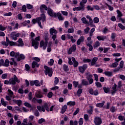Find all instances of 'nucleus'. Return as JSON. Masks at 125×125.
Masks as SVG:
<instances>
[{
	"label": "nucleus",
	"mask_w": 125,
	"mask_h": 125,
	"mask_svg": "<svg viewBox=\"0 0 125 125\" xmlns=\"http://www.w3.org/2000/svg\"><path fill=\"white\" fill-rule=\"evenodd\" d=\"M38 68V67H40V64L38 62L33 61L32 63V68L35 69V68Z\"/></svg>",
	"instance_id": "15"
},
{
	"label": "nucleus",
	"mask_w": 125,
	"mask_h": 125,
	"mask_svg": "<svg viewBox=\"0 0 125 125\" xmlns=\"http://www.w3.org/2000/svg\"><path fill=\"white\" fill-rule=\"evenodd\" d=\"M57 17H58L59 20H60V21H64V17H63V16H62V15H61V13H60V12H58L57 13Z\"/></svg>",
	"instance_id": "22"
},
{
	"label": "nucleus",
	"mask_w": 125,
	"mask_h": 125,
	"mask_svg": "<svg viewBox=\"0 0 125 125\" xmlns=\"http://www.w3.org/2000/svg\"><path fill=\"white\" fill-rule=\"evenodd\" d=\"M12 111L14 112H16V111H18V112H19L20 113H21L22 109L21 108L18 107V106H15L14 109H12Z\"/></svg>",
	"instance_id": "27"
},
{
	"label": "nucleus",
	"mask_w": 125,
	"mask_h": 125,
	"mask_svg": "<svg viewBox=\"0 0 125 125\" xmlns=\"http://www.w3.org/2000/svg\"><path fill=\"white\" fill-rule=\"evenodd\" d=\"M9 61L8 60V59H6L5 61H3V66H4V67H8V66H9Z\"/></svg>",
	"instance_id": "26"
},
{
	"label": "nucleus",
	"mask_w": 125,
	"mask_h": 125,
	"mask_svg": "<svg viewBox=\"0 0 125 125\" xmlns=\"http://www.w3.org/2000/svg\"><path fill=\"white\" fill-rule=\"evenodd\" d=\"M18 58L17 59V61H21V60H24L25 59V55H24L23 54H21L20 55H19L18 57Z\"/></svg>",
	"instance_id": "17"
},
{
	"label": "nucleus",
	"mask_w": 125,
	"mask_h": 125,
	"mask_svg": "<svg viewBox=\"0 0 125 125\" xmlns=\"http://www.w3.org/2000/svg\"><path fill=\"white\" fill-rule=\"evenodd\" d=\"M84 119L85 121V122H87L88 121L89 117H88V115L87 114H84Z\"/></svg>",
	"instance_id": "63"
},
{
	"label": "nucleus",
	"mask_w": 125,
	"mask_h": 125,
	"mask_svg": "<svg viewBox=\"0 0 125 125\" xmlns=\"http://www.w3.org/2000/svg\"><path fill=\"white\" fill-rule=\"evenodd\" d=\"M95 31V28H93L90 30V33H89V36L90 37H92L93 36V33H94Z\"/></svg>",
	"instance_id": "47"
},
{
	"label": "nucleus",
	"mask_w": 125,
	"mask_h": 125,
	"mask_svg": "<svg viewBox=\"0 0 125 125\" xmlns=\"http://www.w3.org/2000/svg\"><path fill=\"white\" fill-rule=\"evenodd\" d=\"M35 96L37 98H42V92L40 91H37L35 94Z\"/></svg>",
	"instance_id": "20"
},
{
	"label": "nucleus",
	"mask_w": 125,
	"mask_h": 125,
	"mask_svg": "<svg viewBox=\"0 0 125 125\" xmlns=\"http://www.w3.org/2000/svg\"><path fill=\"white\" fill-rule=\"evenodd\" d=\"M98 60V58L97 57H94L92 60V61L91 62V66H94L95 64H96V62Z\"/></svg>",
	"instance_id": "25"
},
{
	"label": "nucleus",
	"mask_w": 125,
	"mask_h": 125,
	"mask_svg": "<svg viewBox=\"0 0 125 125\" xmlns=\"http://www.w3.org/2000/svg\"><path fill=\"white\" fill-rule=\"evenodd\" d=\"M117 91V84H115L112 87V91L111 92L112 94H115Z\"/></svg>",
	"instance_id": "32"
},
{
	"label": "nucleus",
	"mask_w": 125,
	"mask_h": 125,
	"mask_svg": "<svg viewBox=\"0 0 125 125\" xmlns=\"http://www.w3.org/2000/svg\"><path fill=\"white\" fill-rule=\"evenodd\" d=\"M94 123L96 125H100L102 124V121L100 117H95L94 119Z\"/></svg>",
	"instance_id": "12"
},
{
	"label": "nucleus",
	"mask_w": 125,
	"mask_h": 125,
	"mask_svg": "<svg viewBox=\"0 0 125 125\" xmlns=\"http://www.w3.org/2000/svg\"><path fill=\"white\" fill-rule=\"evenodd\" d=\"M91 43H92V42H90V43H87V45L88 46L89 50L90 51H92V49H93V47L91 45Z\"/></svg>",
	"instance_id": "37"
},
{
	"label": "nucleus",
	"mask_w": 125,
	"mask_h": 125,
	"mask_svg": "<svg viewBox=\"0 0 125 125\" xmlns=\"http://www.w3.org/2000/svg\"><path fill=\"white\" fill-rule=\"evenodd\" d=\"M40 47H42V49L45 50L46 49V47H47V42L42 41L40 42Z\"/></svg>",
	"instance_id": "10"
},
{
	"label": "nucleus",
	"mask_w": 125,
	"mask_h": 125,
	"mask_svg": "<svg viewBox=\"0 0 125 125\" xmlns=\"http://www.w3.org/2000/svg\"><path fill=\"white\" fill-rule=\"evenodd\" d=\"M86 8H87L88 11L89 10H91V11H93V10H94L93 7H91V6H90V5L87 6Z\"/></svg>",
	"instance_id": "58"
},
{
	"label": "nucleus",
	"mask_w": 125,
	"mask_h": 125,
	"mask_svg": "<svg viewBox=\"0 0 125 125\" xmlns=\"http://www.w3.org/2000/svg\"><path fill=\"white\" fill-rule=\"evenodd\" d=\"M32 59L33 60H35L34 61H36V62H37V63H38V62H40L41 61V59H40L39 58H38V57H33L32 58Z\"/></svg>",
	"instance_id": "59"
},
{
	"label": "nucleus",
	"mask_w": 125,
	"mask_h": 125,
	"mask_svg": "<svg viewBox=\"0 0 125 125\" xmlns=\"http://www.w3.org/2000/svg\"><path fill=\"white\" fill-rule=\"evenodd\" d=\"M54 63V60L52 59H50V61L48 62V64L50 66H52V65H53Z\"/></svg>",
	"instance_id": "56"
},
{
	"label": "nucleus",
	"mask_w": 125,
	"mask_h": 125,
	"mask_svg": "<svg viewBox=\"0 0 125 125\" xmlns=\"http://www.w3.org/2000/svg\"><path fill=\"white\" fill-rule=\"evenodd\" d=\"M76 45H73L67 51L68 54H72V52H75L76 51Z\"/></svg>",
	"instance_id": "13"
},
{
	"label": "nucleus",
	"mask_w": 125,
	"mask_h": 125,
	"mask_svg": "<svg viewBox=\"0 0 125 125\" xmlns=\"http://www.w3.org/2000/svg\"><path fill=\"white\" fill-rule=\"evenodd\" d=\"M79 125H83V118H81L78 122Z\"/></svg>",
	"instance_id": "62"
},
{
	"label": "nucleus",
	"mask_w": 125,
	"mask_h": 125,
	"mask_svg": "<svg viewBox=\"0 0 125 125\" xmlns=\"http://www.w3.org/2000/svg\"><path fill=\"white\" fill-rule=\"evenodd\" d=\"M1 103L3 106H4V107H6L7 105V102L4 101V100L3 98L1 99Z\"/></svg>",
	"instance_id": "38"
},
{
	"label": "nucleus",
	"mask_w": 125,
	"mask_h": 125,
	"mask_svg": "<svg viewBox=\"0 0 125 125\" xmlns=\"http://www.w3.org/2000/svg\"><path fill=\"white\" fill-rule=\"evenodd\" d=\"M104 104H105V102L104 101L101 103L97 104L96 106V107H98L99 108H102V107L104 106Z\"/></svg>",
	"instance_id": "33"
},
{
	"label": "nucleus",
	"mask_w": 125,
	"mask_h": 125,
	"mask_svg": "<svg viewBox=\"0 0 125 125\" xmlns=\"http://www.w3.org/2000/svg\"><path fill=\"white\" fill-rule=\"evenodd\" d=\"M59 83V79L57 77H55L54 84H57Z\"/></svg>",
	"instance_id": "61"
},
{
	"label": "nucleus",
	"mask_w": 125,
	"mask_h": 125,
	"mask_svg": "<svg viewBox=\"0 0 125 125\" xmlns=\"http://www.w3.org/2000/svg\"><path fill=\"white\" fill-rule=\"evenodd\" d=\"M10 55L11 57H15V58H17V57L19 56V53L11 51L10 53Z\"/></svg>",
	"instance_id": "14"
},
{
	"label": "nucleus",
	"mask_w": 125,
	"mask_h": 125,
	"mask_svg": "<svg viewBox=\"0 0 125 125\" xmlns=\"http://www.w3.org/2000/svg\"><path fill=\"white\" fill-rule=\"evenodd\" d=\"M108 32H109V30L108 29V28L107 27H104L103 31V33L104 35H106V34H107V33H108Z\"/></svg>",
	"instance_id": "55"
},
{
	"label": "nucleus",
	"mask_w": 125,
	"mask_h": 125,
	"mask_svg": "<svg viewBox=\"0 0 125 125\" xmlns=\"http://www.w3.org/2000/svg\"><path fill=\"white\" fill-rule=\"evenodd\" d=\"M73 11H81V10H82L83 11L84 10V9H83V7L82 6H80V7H76L74 8L73 9Z\"/></svg>",
	"instance_id": "19"
},
{
	"label": "nucleus",
	"mask_w": 125,
	"mask_h": 125,
	"mask_svg": "<svg viewBox=\"0 0 125 125\" xmlns=\"http://www.w3.org/2000/svg\"><path fill=\"white\" fill-rule=\"evenodd\" d=\"M67 108H68V106H67V105L64 104L62 108V114H64V113H65V112H66V110H67Z\"/></svg>",
	"instance_id": "31"
},
{
	"label": "nucleus",
	"mask_w": 125,
	"mask_h": 125,
	"mask_svg": "<svg viewBox=\"0 0 125 125\" xmlns=\"http://www.w3.org/2000/svg\"><path fill=\"white\" fill-rule=\"evenodd\" d=\"M74 32H75V29H74V28L73 27L69 28L67 30V33H68V34H72L74 33Z\"/></svg>",
	"instance_id": "42"
},
{
	"label": "nucleus",
	"mask_w": 125,
	"mask_h": 125,
	"mask_svg": "<svg viewBox=\"0 0 125 125\" xmlns=\"http://www.w3.org/2000/svg\"><path fill=\"white\" fill-rule=\"evenodd\" d=\"M86 79L89 82V83L85 80L83 79L82 80V85H88V84H92L93 83V79H92V74H90L89 72H87L85 73Z\"/></svg>",
	"instance_id": "2"
},
{
	"label": "nucleus",
	"mask_w": 125,
	"mask_h": 125,
	"mask_svg": "<svg viewBox=\"0 0 125 125\" xmlns=\"http://www.w3.org/2000/svg\"><path fill=\"white\" fill-rule=\"evenodd\" d=\"M48 9L47 8V7H46V6H45V5H42L41 7H40V10L41 12L42 13H43L44 12V10H48Z\"/></svg>",
	"instance_id": "18"
},
{
	"label": "nucleus",
	"mask_w": 125,
	"mask_h": 125,
	"mask_svg": "<svg viewBox=\"0 0 125 125\" xmlns=\"http://www.w3.org/2000/svg\"><path fill=\"white\" fill-rule=\"evenodd\" d=\"M116 38H117V34L115 33L111 34V39L113 42H116Z\"/></svg>",
	"instance_id": "29"
},
{
	"label": "nucleus",
	"mask_w": 125,
	"mask_h": 125,
	"mask_svg": "<svg viewBox=\"0 0 125 125\" xmlns=\"http://www.w3.org/2000/svg\"><path fill=\"white\" fill-rule=\"evenodd\" d=\"M100 46V42L99 41L96 42L95 44H94V47H98V46Z\"/></svg>",
	"instance_id": "54"
},
{
	"label": "nucleus",
	"mask_w": 125,
	"mask_h": 125,
	"mask_svg": "<svg viewBox=\"0 0 125 125\" xmlns=\"http://www.w3.org/2000/svg\"><path fill=\"white\" fill-rule=\"evenodd\" d=\"M10 82L12 85H15V84H16V83H20V80L18 79L16 75H14L13 78L10 79Z\"/></svg>",
	"instance_id": "4"
},
{
	"label": "nucleus",
	"mask_w": 125,
	"mask_h": 125,
	"mask_svg": "<svg viewBox=\"0 0 125 125\" xmlns=\"http://www.w3.org/2000/svg\"><path fill=\"white\" fill-rule=\"evenodd\" d=\"M47 13L51 17H54L55 18H56V17H57V13L54 12V11H53V10H52L50 8H48Z\"/></svg>",
	"instance_id": "7"
},
{
	"label": "nucleus",
	"mask_w": 125,
	"mask_h": 125,
	"mask_svg": "<svg viewBox=\"0 0 125 125\" xmlns=\"http://www.w3.org/2000/svg\"><path fill=\"white\" fill-rule=\"evenodd\" d=\"M44 107L45 108V109H46L47 112H49V111L53 110V108H54V105H52L49 108V105H48V104H47V103H45L44 104Z\"/></svg>",
	"instance_id": "11"
},
{
	"label": "nucleus",
	"mask_w": 125,
	"mask_h": 125,
	"mask_svg": "<svg viewBox=\"0 0 125 125\" xmlns=\"http://www.w3.org/2000/svg\"><path fill=\"white\" fill-rule=\"evenodd\" d=\"M63 69L65 72H68V71H69V67H68V65L66 64L63 65Z\"/></svg>",
	"instance_id": "44"
},
{
	"label": "nucleus",
	"mask_w": 125,
	"mask_h": 125,
	"mask_svg": "<svg viewBox=\"0 0 125 125\" xmlns=\"http://www.w3.org/2000/svg\"><path fill=\"white\" fill-rule=\"evenodd\" d=\"M20 36V33H16V32H13L11 33V37L14 41H17V38Z\"/></svg>",
	"instance_id": "9"
},
{
	"label": "nucleus",
	"mask_w": 125,
	"mask_h": 125,
	"mask_svg": "<svg viewBox=\"0 0 125 125\" xmlns=\"http://www.w3.org/2000/svg\"><path fill=\"white\" fill-rule=\"evenodd\" d=\"M79 71L81 73V74H83L85 71V70L87 69V64H84L82 66H79L78 67Z\"/></svg>",
	"instance_id": "8"
},
{
	"label": "nucleus",
	"mask_w": 125,
	"mask_h": 125,
	"mask_svg": "<svg viewBox=\"0 0 125 125\" xmlns=\"http://www.w3.org/2000/svg\"><path fill=\"white\" fill-rule=\"evenodd\" d=\"M83 41H84V38L83 36H81L77 42L78 45H80V44H81V43L83 42Z\"/></svg>",
	"instance_id": "24"
},
{
	"label": "nucleus",
	"mask_w": 125,
	"mask_h": 125,
	"mask_svg": "<svg viewBox=\"0 0 125 125\" xmlns=\"http://www.w3.org/2000/svg\"><path fill=\"white\" fill-rule=\"evenodd\" d=\"M83 93V89L80 88L77 91V95L79 97L81 96V95Z\"/></svg>",
	"instance_id": "40"
},
{
	"label": "nucleus",
	"mask_w": 125,
	"mask_h": 125,
	"mask_svg": "<svg viewBox=\"0 0 125 125\" xmlns=\"http://www.w3.org/2000/svg\"><path fill=\"white\" fill-rule=\"evenodd\" d=\"M94 23L97 24V23H99V18L97 17H95L93 19Z\"/></svg>",
	"instance_id": "49"
},
{
	"label": "nucleus",
	"mask_w": 125,
	"mask_h": 125,
	"mask_svg": "<svg viewBox=\"0 0 125 125\" xmlns=\"http://www.w3.org/2000/svg\"><path fill=\"white\" fill-rule=\"evenodd\" d=\"M44 73L45 75L46 76H48L49 77H52V74H53V71H52V68H50L48 67L47 66H44Z\"/></svg>",
	"instance_id": "5"
},
{
	"label": "nucleus",
	"mask_w": 125,
	"mask_h": 125,
	"mask_svg": "<svg viewBox=\"0 0 125 125\" xmlns=\"http://www.w3.org/2000/svg\"><path fill=\"white\" fill-rule=\"evenodd\" d=\"M13 101L16 103L18 106H21L22 105V101L21 100H13Z\"/></svg>",
	"instance_id": "35"
},
{
	"label": "nucleus",
	"mask_w": 125,
	"mask_h": 125,
	"mask_svg": "<svg viewBox=\"0 0 125 125\" xmlns=\"http://www.w3.org/2000/svg\"><path fill=\"white\" fill-rule=\"evenodd\" d=\"M117 13L118 14L117 16V19H120L122 18V16H123V13H122V12H121L119 10H117Z\"/></svg>",
	"instance_id": "28"
},
{
	"label": "nucleus",
	"mask_w": 125,
	"mask_h": 125,
	"mask_svg": "<svg viewBox=\"0 0 125 125\" xmlns=\"http://www.w3.org/2000/svg\"><path fill=\"white\" fill-rule=\"evenodd\" d=\"M109 67H110V68H117V67H118V62H114L112 63L111 65H109Z\"/></svg>",
	"instance_id": "36"
},
{
	"label": "nucleus",
	"mask_w": 125,
	"mask_h": 125,
	"mask_svg": "<svg viewBox=\"0 0 125 125\" xmlns=\"http://www.w3.org/2000/svg\"><path fill=\"white\" fill-rule=\"evenodd\" d=\"M10 60L11 61V62H10V65H14V66H16V65H17V62H15V61L14 60V58H11L10 59Z\"/></svg>",
	"instance_id": "30"
},
{
	"label": "nucleus",
	"mask_w": 125,
	"mask_h": 125,
	"mask_svg": "<svg viewBox=\"0 0 125 125\" xmlns=\"http://www.w3.org/2000/svg\"><path fill=\"white\" fill-rule=\"evenodd\" d=\"M81 20L83 24H89L88 21H87L86 20V18H85V17L82 18Z\"/></svg>",
	"instance_id": "39"
},
{
	"label": "nucleus",
	"mask_w": 125,
	"mask_h": 125,
	"mask_svg": "<svg viewBox=\"0 0 125 125\" xmlns=\"http://www.w3.org/2000/svg\"><path fill=\"white\" fill-rule=\"evenodd\" d=\"M52 43V42H49V45H48L47 48V52H50L51 51V44Z\"/></svg>",
	"instance_id": "45"
},
{
	"label": "nucleus",
	"mask_w": 125,
	"mask_h": 125,
	"mask_svg": "<svg viewBox=\"0 0 125 125\" xmlns=\"http://www.w3.org/2000/svg\"><path fill=\"white\" fill-rule=\"evenodd\" d=\"M25 70L26 71V72H30V65H29L27 64H26L25 65Z\"/></svg>",
	"instance_id": "48"
},
{
	"label": "nucleus",
	"mask_w": 125,
	"mask_h": 125,
	"mask_svg": "<svg viewBox=\"0 0 125 125\" xmlns=\"http://www.w3.org/2000/svg\"><path fill=\"white\" fill-rule=\"evenodd\" d=\"M18 44L17 45L18 46H24V42H23V40H22V39L20 38L18 40Z\"/></svg>",
	"instance_id": "21"
},
{
	"label": "nucleus",
	"mask_w": 125,
	"mask_h": 125,
	"mask_svg": "<svg viewBox=\"0 0 125 125\" xmlns=\"http://www.w3.org/2000/svg\"><path fill=\"white\" fill-rule=\"evenodd\" d=\"M46 20V18L45 17V15L43 14L41 15V16L40 17L37 18L36 19L32 20V23L33 24H36V23H38L39 27H40L41 29H42V23L41 22V21H42L43 23H44Z\"/></svg>",
	"instance_id": "3"
},
{
	"label": "nucleus",
	"mask_w": 125,
	"mask_h": 125,
	"mask_svg": "<svg viewBox=\"0 0 125 125\" xmlns=\"http://www.w3.org/2000/svg\"><path fill=\"white\" fill-rule=\"evenodd\" d=\"M86 2H87V0H82L80 3V6H82L83 7V9H84V7L85 6L84 4H85Z\"/></svg>",
	"instance_id": "23"
},
{
	"label": "nucleus",
	"mask_w": 125,
	"mask_h": 125,
	"mask_svg": "<svg viewBox=\"0 0 125 125\" xmlns=\"http://www.w3.org/2000/svg\"><path fill=\"white\" fill-rule=\"evenodd\" d=\"M90 109L87 110V113L91 115L93 112V107L92 106H90Z\"/></svg>",
	"instance_id": "41"
},
{
	"label": "nucleus",
	"mask_w": 125,
	"mask_h": 125,
	"mask_svg": "<svg viewBox=\"0 0 125 125\" xmlns=\"http://www.w3.org/2000/svg\"><path fill=\"white\" fill-rule=\"evenodd\" d=\"M35 85L36 86H41V83L38 80H35Z\"/></svg>",
	"instance_id": "52"
},
{
	"label": "nucleus",
	"mask_w": 125,
	"mask_h": 125,
	"mask_svg": "<svg viewBox=\"0 0 125 125\" xmlns=\"http://www.w3.org/2000/svg\"><path fill=\"white\" fill-rule=\"evenodd\" d=\"M97 39L98 40V41H102L103 42H104L105 40H107V37L106 36H99L97 37Z\"/></svg>",
	"instance_id": "16"
},
{
	"label": "nucleus",
	"mask_w": 125,
	"mask_h": 125,
	"mask_svg": "<svg viewBox=\"0 0 125 125\" xmlns=\"http://www.w3.org/2000/svg\"><path fill=\"white\" fill-rule=\"evenodd\" d=\"M67 105L68 106H75L76 105V102L75 101H69L67 102Z\"/></svg>",
	"instance_id": "34"
},
{
	"label": "nucleus",
	"mask_w": 125,
	"mask_h": 125,
	"mask_svg": "<svg viewBox=\"0 0 125 125\" xmlns=\"http://www.w3.org/2000/svg\"><path fill=\"white\" fill-rule=\"evenodd\" d=\"M118 26L122 30H125V26L122 24V23H118Z\"/></svg>",
	"instance_id": "64"
},
{
	"label": "nucleus",
	"mask_w": 125,
	"mask_h": 125,
	"mask_svg": "<svg viewBox=\"0 0 125 125\" xmlns=\"http://www.w3.org/2000/svg\"><path fill=\"white\" fill-rule=\"evenodd\" d=\"M35 35L34 32L30 33V37L32 41V45L34 46L35 49H38V48H39V44H40L39 42H40L41 40L40 36H38V37L35 38V39H33L34 38H35Z\"/></svg>",
	"instance_id": "1"
},
{
	"label": "nucleus",
	"mask_w": 125,
	"mask_h": 125,
	"mask_svg": "<svg viewBox=\"0 0 125 125\" xmlns=\"http://www.w3.org/2000/svg\"><path fill=\"white\" fill-rule=\"evenodd\" d=\"M116 110H117V108H116V107L115 106H112L110 108V111L111 112H112V113H115V112H116Z\"/></svg>",
	"instance_id": "57"
},
{
	"label": "nucleus",
	"mask_w": 125,
	"mask_h": 125,
	"mask_svg": "<svg viewBox=\"0 0 125 125\" xmlns=\"http://www.w3.org/2000/svg\"><path fill=\"white\" fill-rule=\"evenodd\" d=\"M103 90L104 91L105 93H108L110 91V88L107 87H104Z\"/></svg>",
	"instance_id": "43"
},
{
	"label": "nucleus",
	"mask_w": 125,
	"mask_h": 125,
	"mask_svg": "<svg viewBox=\"0 0 125 125\" xmlns=\"http://www.w3.org/2000/svg\"><path fill=\"white\" fill-rule=\"evenodd\" d=\"M6 30V27L3 26L2 25L0 24V31H5Z\"/></svg>",
	"instance_id": "53"
},
{
	"label": "nucleus",
	"mask_w": 125,
	"mask_h": 125,
	"mask_svg": "<svg viewBox=\"0 0 125 125\" xmlns=\"http://www.w3.org/2000/svg\"><path fill=\"white\" fill-rule=\"evenodd\" d=\"M104 75H105V76H107L108 77H111V76H112V72L109 71H105L104 72Z\"/></svg>",
	"instance_id": "51"
},
{
	"label": "nucleus",
	"mask_w": 125,
	"mask_h": 125,
	"mask_svg": "<svg viewBox=\"0 0 125 125\" xmlns=\"http://www.w3.org/2000/svg\"><path fill=\"white\" fill-rule=\"evenodd\" d=\"M8 94L10 97H13V92L10 89L8 90Z\"/></svg>",
	"instance_id": "46"
},
{
	"label": "nucleus",
	"mask_w": 125,
	"mask_h": 125,
	"mask_svg": "<svg viewBox=\"0 0 125 125\" xmlns=\"http://www.w3.org/2000/svg\"><path fill=\"white\" fill-rule=\"evenodd\" d=\"M9 44H10V46H13L14 45H17V44L16 43V42H10L9 43Z\"/></svg>",
	"instance_id": "60"
},
{
	"label": "nucleus",
	"mask_w": 125,
	"mask_h": 125,
	"mask_svg": "<svg viewBox=\"0 0 125 125\" xmlns=\"http://www.w3.org/2000/svg\"><path fill=\"white\" fill-rule=\"evenodd\" d=\"M73 84L75 88H77L78 87V86L79 85V82L77 81H74L73 83Z\"/></svg>",
	"instance_id": "50"
},
{
	"label": "nucleus",
	"mask_w": 125,
	"mask_h": 125,
	"mask_svg": "<svg viewBox=\"0 0 125 125\" xmlns=\"http://www.w3.org/2000/svg\"><path fill=\"white\" fill-rule=\"evenodd\" d=\"M50 33L52 36L53 41H55V39L57 38L56 34H57V31L54 29V27H52L50 29Z\"/></svg>",
	"instance_id": "6"
}]
</instances>
